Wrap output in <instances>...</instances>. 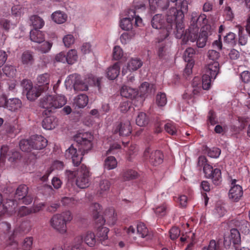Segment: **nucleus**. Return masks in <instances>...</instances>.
Instances as JSON below:
<instances>
[{"label":"nucleus","instance_id":"1","mask_svg":"<svg viewBox=\"0 0 250 250\" xmlns=\"http://www.w3.org/2000/svg\"><path fill=\"white\" fill-rule=\"evenodd\" d=\"M72 219L71 212L69 211L54 215L50 220L52 228L61 234L66 232V224Z\"/></svg>","mask_w":250,"mask_h":250},{"label":"nucleus","instance_id":"2","mask_svg":"<svg viewBox=\"0 0 250 250\" xmlns=\"http://www.w3.org/2000/svg\"><path fill=\"white\" fill-rule=\"evenodd\" d=\"M177 8H171L167 12V21L170 23L176 19L181 21L184 18V14L188 11V3L186 0H180L176 4Z\"/></svg>","mask_w":250,"mask_h":250},{"label":"nucleus","instance_id":"3","mask_svg":"<svg viewBox=\"0 0 250 250\" xmlns=\"http://www.w3.org/2000/svg\"><path fill=\"white\" fill-rule=\"evenodd\" d=\"M66 173L68 175L75 176L76 178V184L79 188H84L88 187L90 173L85 165H82L77 172L66 170Z\"/></svg>","mask_w":250,"mask_h":250},{"label":"nucleus","instance_id":"4","mask_svg":"<svg viewBox=\"0 0 250 250\" xmlns=\"http://www.w3.org/2000/svg\"><path fill=\"white\" fill-rule=\"evenodd\" d=\"M78 144V150L82 151V154H85L92 147L93 135L89 132L80 134L75 138Z\"/></svg>","mask_w":250,"mask_h":250},{"label":"nucleus","instance_id":"5","mask_svg":"<svg viewBox=\"0 0 250 250\" xmlns=\"http://www.w3.org/2000/svg\"><path fill=\"white\" fill-rule=\"evenodd\" d=\"M66 86H72L75 91H86L88 90L87 84L84 82L81 76L77 74L69 75L65 81Z\"/></svg>","mask_w":250,"mask_h":250},{"label":"nucleus","instance_id":"6","mask_svg":"<svg viewBox=\"0 0 250 250\" xmlns=\"http://www.w3.org/2000/svg\"><path fill=\"white\" fill-rule=\"evenodd\" d=\"M144 157L145 159L148 160L150 163L155 166L162 164L164 159V156L161 151L154 150L149 147L146 148L144 152Z\"/></svg>","mask_w":250,"mask_h":250},{"label":"nucleus","instance_id":"7","mask_svg":"<svg viewBox=\"0 0 250 250\" xmlns=\"http://www.w3.org/2000/svg\"><path fill=\"white\" fill-rule=\"evenodd\" d=\"M54 96L47 95L43 97L41 101L40 105L43 108L48 109L49 111H51L52 109H56L62 107L64 105V101L63 98H60L59 104H56L53 103Z\"/></svg>","mask_w":250,"mask_h":250},{"label":"nucleus","instance_id":"8","mask_svg":"<svg viewBox=\"0 0 250 250\" xmlns=\"http://www.w3.org/2000/svg\"><path fill=\"white\" fill-rule=\"evenodd\" d=\"M84 154H82V151H78L77 148L71 145L65 152V157L66 159H71L74 166H79L83 159V156Z\"/></svg>","mask_w":250,"mask_h":250},{"label":"nucleus","instance_id":"9","mask_svg":"<svg viewBox=\"0 0 250 250\" xmlns=\"http://www.w3.org/2000/svg\"><path fill=\"white\" fill-rule=\"evenodd\" d=\"M131 126L129 120L117 123L114 126L113 132L120 136H127L131 132Z\"/></svg>","mask_w":250,"mask_h":250},{"label":"nucleus","instance_id":"10","mask_svg":"<svg viewBox=\"0 0 250 250\" xmlns=\"http://www.w3.org/2000/svg\"><path fill=\"white\" fill-rule=\"evenodd\" d=\"M182 21L183 20L178 21L177 19H176L172 23H168L167 21L168 24L166 26V29L164 30V33L165 34L164 39L167 38L169 36L172 29V24L175 22H176L175 27L176 29V37L177 38H181L184 35V25L182 23Z\"/></svg>","mask_w":250,"mask_h":250},{"label":"nucleus","instance_id":"11","mask_svg":"<svg viewBox=\"0 0 250 250\" xmlns=\"http://www.w3.org/2000/svg\"><path fill=\"white\" fill-rule=\"evenodd\" d=\"M203 88L201 87V81L199 77H195L192 83V89L189 93L186 92L183 97L185 99L194 98L196 96L198 95Z\"/></svg>","mask_w":250,"mask_h":250},{"label":"nucleus","instance_id":"12","mask_svg":"<svg viewBox=\"0 0 250 250\" xmlns=\"http://www.w3.org/2000/svg\"><path fill=\"white\" fill-rule=\"evenodd\" d=\"M10 225L7 222H3L0 224V229L4 230L6 237H8L9 240V245L14 246L13 248H17L18 247L17 243L14 240L15 236L18 235V230H15L12 233L10 231Z\"/></svg>","mask_w":250,"mask_h":250},{"label":"nucleus","instance_id":"13","mask_svg":"<svg viewBox=\"0 0 250 250\" xmlns=\"http://www.w3.org/2000/svg\"><path fill=\"white\" fill-rule=\"evenodd\" d=\"M236 180H232L231 185H233L229 191V198L233 201L237 202L243 195V190L242 187L236 185Z\"/></svg>","mask_w":250,"mask_h":250},{"label":"nucleus","instance_id":"14","mask_svg":"<svg viewBox=\"0 0 250 250\" xmlns=\"http://www.w3.org/2000/svg\"><path fill=\"white\" fill-rule=\"evenodd\" d=\"M2 100L4 101V104H0V105H5L8 110L11 111H16L21 107V102L19 99L12 98L6 100L5 97H2Z\"/></svg>","mask_w":250,"mask_h":250},{"label":"nucleus","instance_id":"15","mask_svg":"<svg viewBox=\"0 0 250 250\" xmlns=\"http://www.w3.org/2000/svg\"><path fill=\"white\" fill-rule=\"evenodd\" d=\"M30 139L33 149H42L47 146V141L42 136L34 135L30 137Z\"/></svg>","mask_w":250,"mask_h":250},{"label":"nucleus","instance_id":"16","mask_svg":"<svg viewBox=\"0 0 250 250\" xmlns=\"http://www.w3.org/2000/svg\"><path fill=\"white\" fill-rule=\"evenodd\" d=\"M199 28L197 25H190L188 31H186L183 35V40H186L194 42L196 41L198 37Z\"/></svg>","mask_w":250,"mask_h":250},{"label":"nucleus","instance_id":"17","mask_svg":"<svg viewBox=\"0 0 250 250\" xmlns=\"http://www.w3.org/2000/svg\"><path fill=\"white\" fill-rule=\"evenodd\" d=\"M219 72V64L218 62H210L205 67V74L209 75L213 80L216 78Z\"/></svg>","mask_w":250,"mask_h":250},{"label":"nucleus","instance_id":"18","mask_svg":"<svg viewBox=\"0 0 250 250\" xmlns=\"http://www.w3.org/2000/svg\"><path fill=\"white\" fill-rule=\"evenodd\" d=\"M143 64L142 61L138 58H132L127 63L126 68H123L122 74L125 75L129 71H133L139 69Z\"/></svg>","mask_w":250,"mask_h":250},{"label":"nucleus","instance_id":"19","mask_svg":"<svg viewBox=\"0 0 250 250\" xmlns=\"http://www.w3.org/2000/svg\"><path fill=\"white\" fill-rule=\"evenodd\" d=\"M134 16H135V11L133 9L130 10L128 11L129 17L123 18L121 21L120 26L122 29L125 30H129L132 29V21L134 19Z\"/></svg>","mask_w":250,"mask_h":250},{"label":"nucleus","instance_id":"20","mask_svg":"<svg viewBox=\"0 0 250 250\" xmlns=\"http://www.w3.org/2000/svg\"><path fill=\"white\" fill-rule=\"evenodd\" d=\"M30 38L31 41L41 44L44 41L45 35L42 31L33 29L30 31Z\"/></svg>","mask_w":250,"mask_h":250},{"label":"nucleus","instance_id":"21","mask_svg":"<svg viewBox=\"0 0 250 250\" xmlns=\"http://www.w3.org/2000/svg\"><path fill=\"white\" fill-rule=\"evenodd\" d=\"M151 25L153 28L159 29L165 27V19L161 14H156L152 18Z\"/></svg>","mask_w":250,"mask_h":250},{"label":"nucleus","instance_id":"22","mask_svg":"<svg viewBox=\"0 0 250 250\" xmlns=\"http://www.w3.org/2000/svg\"><path fill=\"white\" fill-rule=\"evenodd\" d=\"M120 63L117 62L113 65L109 67L106 71L107 77L110 80L116 78L120 73Z\"/></svg>","mask_w":250,"mask_h":250},{"label":"nucleus","instance_id":"23","mask_svg":"<svg viewBox=\"0 0 250 250\" xmlns=\"http://www.w3.org/2000/svg\"><path fill=\"white\" fill-rule=\"evenodd\" d=\"M78 237H82L83 242L84 241L86 245L90 247H94L96 243L95 234L92 231H88L83 235Z\"/></svg>","mask_w":250,"mask_h":250},{"label":"nucleus","instance_id":"24","mask_svg":"<svg viewBox=\"0 0 250 250\" xmlns=\"http://www.w3.org/2000/svg\"><path fill=\"white\" fill-rule=\"evenodd\" d=\"M136 234L142 238H146V240L151 239V235L148 233L147 228L142 222L137 224Z\"/></svg>","mask_w":250,"mask_h":250},{"label":"nucleus","instance_id":"25","mask_svg":"<svg viewBox=\"0 0 250 250\" xmlns=\"http://www.w3.org/2000/svg\"><path fill=\"white\" fill-rule=\"evenodd\" d=\"M51 18L55 22L62 24L67 21V15L65 12L58 10L52 14Z\"/></svg>","mask_w":250,"mask_h":250},{"label":"nucleus","instance_id":"26","mask_svg":"<svg viewBox=\"0 0 250 250\" xmlns=\"http://www.w3.org/2000/svg\"><path fill=\"white\" fill-rule=\"evenodd\" d=\"M38 86L42 87V89L46 90L48 88L50 83V75L48 73H44L38 76L37 78Z\"/></svg>","mask_w":250,"mask_h":250},{"label":"nucleus","instance_id":"27","mask_svg":"<svg viewBox=\"0 0 250 250\" xmlns=\"http://www.w3.org/2000/svg\"><path fill=\"white\" fill-rule=\"evenodd\" d=\"M57 125L56 118L53 116L47 117L44 119L42 122V126L46 130L54 129Z\"/></svg>","mask_w":250,"mask_h":250},{"label":"nucleus","instance_id":"28","mask_svg":"<svg viewBox=\"0 0 250 250\" xmlns=\"http://www.w3.org/2000/svg\"><path fill=\"white\" fill-rule=\"evenodd\" d=\"M138 94V93L135 89L127 86H123L121 90V96L126 98H134Z\"/></svg>","mask_w":250,"mask_h":250},{"label":"nucleus","instance_id":"29","mask_svg":"<svg viewBox=\"0 0 250 250\" xmlns=\"http://www.w3.org/2000/svg\"><path fill=\"white\" fill-rule=\"evenodd\" d=\"M104 218L110 225H113L116 221L115 216V211L112 208L107 209L105 210Z\"/></svg>","mask_w":250,"mask_h":250},{"label":"nucleus","instance_id":"30","mask_svg":"<svg viewBox=\"0 0 250 250\" xmlns=\"http://www.w3.org/2000/svg\"><path fill=\"white\" fill-rule=\"evenodd\" d=\"M42 87L33 86L26 93L27 98L30 101L36 99L41 94Z\"/></svg>","mask_w":250,"mask_h":250},{"label":"nucleus","instance_id":"31","mask_svg":"<svg viewBox=\"0 0 250 250\" xmlns=\"http://www.w3.org/2000/svg\"><path fill=\"white\" fill-rule=\"evenodd\" d=\"M158 55L161 60H167L169 56V47L167 44L162 43L158 48Z\"/></svg>","mask_w":250,"mask_h":250},{"label":"nucleus","instance_id":"32","mask_svg":"<svg viewBox=\"0 0 250 250\" xmlns=\"http://www.w3.org/2000/svg\"><path fill=\"white\" fill-rule=\"evenodd\" d=\"M88 101V97L85 94H80L74 100V104L78 108L85 107Z\"/></svg>","mask_w":250,"mask_h":250},{"label":"nucleus","instance_id":"33","mask_svg":"<svg viewBox=\"0 0 250 250\" xmlns=\"http://www.w3.org/2000/svg\"><path fill=\"white\" fill-rule=\"evenodd\" d=\"M28 188L25 185H21L17 188L15 193L16 200L23 199L28 193Z\"/></svg>","mask_w":250,"mask_h":250},{"label":"nucleus","instance_id":"34","mask_svg":"<svg viewBox=\"0 0 250 250\" xmlns=\"http://www.w3.org/2000/svg\"><path fill=\"white\" fill-rule=\"evenodd\" d=\"M111 186L110 182L107 179H102L99 183L98 192L102 195L108 191Z\"/></svg>","mask_w":250,"mask_h":250},{"label":"nucleus","instance_id":"35","mask_svg":"<svg viewBox=\"0 0 250 250\" xmlns=\"http://www.w3.org/2000/svg\"><path fill=\"white\" fill-rule=\"evenodd\" d=\"M30 21L34 29H41L44 25V21L42 18L37 15H33L30 17Z\"/></svg>","mask_w":250,"mask_h":250},{"label":"nucleus","instance_id":"36","mask_svg":"<svg viewBox=\"0 0 250 250\" xmlns=\"http://www.w3.org/2000/svg\"><path fill=\"white\" fill-rule=\"evenodd\" d=\"M208 178L212 179V183L216 186L219 185L222 182L221 170L219 168H215L211 175Z\"/></svg>","mask_w":250,"mask_h":250},{"label":"nucleus","instance_id":"37","mask_svg":"<svg viewBox=\"0 0 250 250\" xmlns=\"http://www.w3.org/2000/svg\"><path fill=\"white\" fill-rule=\"evenodd\" d=\"M21 60L23 64H32L34 60L33 53L29 51H24L22 54Z\"/></svg>","mask_w":250,"mask_h":250},{"label":"nucleus","instance_id":"38","mask_svg":"<svg viewBox=\"0 0 250 250\" xmlns=\"http://www.w3.org/2000/svg\"><path fill=\"white\" fill-rule=\"evenodd\" d=\"M208 39V33L206 31H202L200 33L196 39L197 45L199 48L204 47L206 44Z\"/></svg>","mask_w":250,"mask_h":250},{"label":"nucleus","instance_id":"39","mask_svg":"<svg viewBox=\"0 0 250 250\" xmlns=\"http://www.w3.org/2000/svg\"><path fill=\"white\" fill-rule=\"evenodd\" d=\"M20 149L25 152H29L33 149V146L30 138L21 140L19 143Z\"/></svg>","mask_w":250,"mask_h":250},{"label":"nucleus","instance_id":"40","mask_svg":"<svg viewBox=\"0 0 250 250\" xmlns=\"http://www.w3.org/2000/svg\"><path fill=\"white\" fill-rule=\"evenodd\" d=\"M229 241L232 242L234 245L238 244L240 242V234L237 229H232L230 230Z\"/></svg>","mask_w":250,"mask_h":250},{"label":"nucleus","instance_id":"41","mask_svg":"<svg viewBox=\"0 0 250 250\" xmlns=\"http://www.w3.org/2000/svg\"><path fill=\"white\" fill-rule=\"evenodd\" d=\"M136 124L140 126H144L148 123V119L145 113L140 112L136 119Z\"/></svg>","mask_w":250,"mask_h":250},{"label":"nucleus","instance_id":"42","mask_svg":"<svg viewBox=\"0 0 250 250\" xmlns=\"http://www.w3.org/2000/svg\"><path fill=\"white\" fill-rule=\"evenodd\" d=\"M108 232L109 229L106 227H99L98 228L97 235L102 243H103L104 240L107 239V234Z\"/></svg>","mask_w":250,"mask_h":250},{"label":"nucleus","instance_id":"43","mask_svg":"<svg viewBox=\"0 0 250 250\" xmlns=\"http://www.w3.org/2000/svg\"><path fill=\"white\" fill-rule=\"evenodd\" d=\"M117 165V160L113 156H109L104 161V167L108 170L115 168Z\"/></svg>","mask_w":250,"mask_h":250},{"label":"nucleus","instance_id":"44","mask_svg":"<svg viewBox=\"0 0 250 250\" xmlns=\"http://www.w3.org/2000/svg\"><path fill=\"white\" fill-rule=\"evenodd\" d=\"M52 46V43L44 41L42 43L39 44V45L36 47V49L42 53H46L50 50Z\"/></svg>","mask_w":250,"mask_h":250},{"label":"nucleus","instance_id":"45","mask_svg":"<svg viewBox=\"0 0 250 250\" xmlns=\"http://www.w3.org/2000/svg\"><path fill=\"white\" fill-rule=\"evenodd\" d=\"M66 62L69 64L75 63L78 59L77 52L76 50L71 49L69 50L66 55Z\"/></svg>","mask_w":250,"mask_h":250},{"label":"nucleus","instance_id":"46","mask_svg":"<svg viewBox=\"0 0 250 250\" xmlns=\"http://www.w3.org/2000/svg\"><path fill=\"white\" fill-rule=\"evenodd\" d=\"M165 129L166 132L171 135H177L178 129L176 125L171 122L167 123L165 125Z\"/></svg>","mask_w":250,"mask_h":250},{"label":"nucleus","instance_id":"47","mask_svg":"<svg viewBox=\"0 0 250 250\" xmlns=\"http://www.w3.org/2000/svg\"><path fill=\"white\" fill-rule=\"evenodd\" d=\"M70 250H86L83 245V238L77 237L75 239L74 243L72 245Z\"/></svg>","mask_w":250,"mask_h":250},{"label":"nucleus","instance_id":"48","mask_svg":"<svg viewBox=\"0 0 250 250\" xmlns=\"http://www.w3.org/2000/svg\"><path fill=\"white\" fill-rule=\"evenodd\" d=\"M151 9L153 10L157 7H160L162 9H167L168 7L167 3L163 4L162 0H148Z\"/></svg>","mask_w":250,"mask_h":250},{"label":"nucleus","instance_id":"49","mask_svg":"<svg viewBox=\"0 0 250 250\" xmlns=\"http://www.w3.org/2000/svg\"><path fill=\"white\" fill-rule=\"evenodd\" d=\"M137 177V173L133 170H127L123 173L124 180L128 181L134 179Z\"/></svg>","mask_w":250,"mask_h":250},{"label":"nucleus","instance_id":"50","mask_svg":"<svg viewBox=\"0 0 250 250\" xmlns=\"http://www.w3.org/2000/svg\"><path fill=\"white\" fill-rule=\"evenodd\" d=\"M2 70L4 74L9 77H13L16 74V69L11 65H5L2 68Z\"/></svg>","mask_w":250,"mask_h":250},{"label":"nucleus","instance_id":"51","mask_svg":"<svg viewBox=\"0 0 250 250\" xmlns=\"http://www.w3.org/2000/svg\"><path fill=\"white\" fill-rule=\"evenodd\" d=\"M167 102L166 95L164 93H158L156 96V103L159 106H164Z\"/></svg>","mask_w":250,"mask_h":250},{"label":"nucleus","instance_id":"52","mask_svg":"<svg viewBox=\"0 0 250 250\" xmlns=\"http://www.w3.org/2000/svg\"><path fill=\"white\" fill-rule=\"evenodd\" d=\"M212 78L210 76L205 74L202 77V88L204 90H208L210 87Z\"/></svg>","mask_w":250,"mask_h":250},{"label":"nucleus","instance_id":"53","mask_svg":"<svg viewBox=\"0 0 250 250\" xmlns=\"http://www.w3.org/2000/svg\"><path fill=\"white\" fill-rule=\"evenodd\" d=\"M239 35V44L241 45H245L247 43V37L243 34V28L241 26H238Z\"/></svg>","mask_w":250,"mask_h":250},{"label":"nucleus","instance_id":"54","mask_svg":"<svg viewBox=\"0 0 250 250\" xmlns=\"http://www.w3.org/2000/svg\"><path fill=\"white\" fill-rule=\"evenodd\" d=\"M207 56L209 61L212 62H217L220 57V53L215 50H209Z\"/></svg>","mask_w":250,"mask_h":250},{"label":"nucleus","instance_id":"55","mask_svg":"<svg viewBox=\"0 0 250 250\" xmlns=\"http://www.w3.org/2000/svg\"><path fill=\"white\" fill-rule=\"evenodd\" d=\"M195 54V51L194 50L191 48L189 47L187 48L184 54V58L186 62H193L192 61V57L193 56V55Z\"/></svg>","mask_w":250,"mask_h":250},{"label":"nucleus","instance_id":"56","mask_svg":"<svg viewBox=\"0 0 250 250\" xmlns=\"http://www.w3.org/2000/svg\"><path fill=\"white\" fill-rule=\"evenodd\" d=\"M224 42L232 46L236 44L235 35L233 33L229 32L224 37Z\"/></svg>","mask_w":250,"mask_h":250},{"label":"nucleus","instance_id":"57","mask_svg":"<svg viewBox=\"0 0 250 250\" xmlns=\"http://www.w3.org/2000/svg\"><path fill=\"white\" fill-rule=\"evenodd\" d=\"M123 56V51L119 46H115L113 50V58L115 60H119Z\"/></svg>","mask_w":250,"mask_h":250},{"label":"nucleus","instance_id":"58","mask_svg":"<svg viewBox=\"0 0 250 250\" xmlns=\"http://www.w3.org/2000/svg\"><path fill=\"white\" fill-rule=\"evenodd\" d=\"M33 244V238L29 237L25 238L22 242V248L24 250H30Z\"/></svg>","mask_w":250,"mask_h":250},{"label":"nucleus","instance_id":"59","mask_svg":"<svg viewBox=\"0 0 250 250\" xmlns=\"http://www.w3.org/2000/svg\"><path fill=\"white\" fill-rule=\"evenodd\" d=\"M31 213H32V212L31 208L22 206L19 208L18 215L20 217H23Z\"/></svg>","mask_w":250,"mask_h":250},{"label":"nucleus","instance_id":"60","mask_svg":"<svg viewBox=\"0 0 250 250\" xmlns=\"http://www.w3.org/2000/svg\"><path fill=\"white\" fill-rule=\"evenodd\" d=\"M150 91L149 88V84L147 82L143 83L139 88V91L141 96H144L149 93Z\"/></svg>","mask_w":250,"mask_h":250},{"label":"nucleus","instance_id":"61","mask_svg":"<svg viewBox=\"0 0 250 250\" xmlns=\"http://www.w3.org/2000/svg\"><path fill=\"white\" fill-rule=\"evenodd\" d=\"M200 19H202L203 20H205L206 19L205 15H203L199 16L197 13L193 12L191 14L190 25H197V22Z\"/></svg>","mask_w":250,"mask_h":250},{"label":"nucleus","instance_id":"62","mask_svg":"<svg viewBox=\"0 0 250 250\" xmlns=\"http://www.w3.org/2000/svg\"><path fill=\"white\" fill-rule=\"evenodd\" d=\"M75 41V39L73 35H67L63 38V42L64 44V45L69 47L74 43Z\"/></svg>","mask_w":250,"mask_h":250},{"label":"nucleus","instance_id":"63","mask_svg":"<svg viewBox=\"0 0 250 250\" xmlns=\"http://www.w3.org/2000/svg\"><path fill=\"white\" fill-rule=\"evenodd\" d=\"M91 211L92 212L93 216L96 215L100 214L101 211V207L98 203H94L90 207Z\"/></svg>","mask_w":250,"mask_h":250},{"label":"nucleus","instance_id":"64","mask_svg":"<svg viewBox=\"0 0 250 250\" xmlns=\"http://www.w3.org/2000/svg\"><path fill=\"white\" fill-rule=\"evenodd\" d=\"M203 250H220L219 244L214 240H211L208 247H204Z\"/></svg>","mask_w":250,"mask_h":250}]
</instances>
